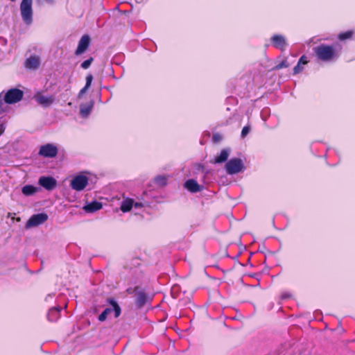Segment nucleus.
Returning <instances> with one entry per match:
<instances>
[{
	"instance_id": "obj_1",
	"label": "nucleus",
	"mask_w": 355,
	"mask_h": 355,
	"mask_svg": "<svg viewBox=\"0 0 355 355\" xmlns=\"http://www.w3.org/2000/svg\"><path fill=\"white\" fill-rule=\"evenodd\" d=\"M317 58L322 62H331L338 58V53L333 45L322 44L313 49Z\"/></svg>"
},
{
	"instance_id": "obj_2",
	"label": "nucleus",
	"mask_w": 355,
	"mask_h": 355,
	"mask_svg": "<svg viewBox=\"0 0 355 355\" xmlns=\"http://www.w3.org/2000/svg\"><path fill=\"white\" fill-rule=\"evenodd\" d=\"M32 4L33 0H22L20 4L21 18L26 24H31L33 21Z\"/></svg>"
},
{
	"instance_id": "obj_3",
	"label": "nucleus",
	"mask_w": 355,
	"mask_h": 355,
	"mask_svg": "<svg viewBox=\"0 0 355 355\" xmlns=\"http://www.w3.org/2000/svg\"><path fill=\"white\" fill-rule=\"evenodd\" d=\"M225 167L227 173L229 175L239 173L245 168L243 162L240 158H232L230 159L226 163Z\"/></svg>"
},
{
	"instance_id": "obj_4",
	"label": "nucleus",
	"mask_w": 355,
	"mask_h": 355,
	"mask_svg": "<svg viewBox=\"0 0 355 355\" xmlns=\"http://www.w3.org/2000/svg\"><path fill=\"white\" fill-rule=\"evenodd\" d=\"M24 96V92L17 88L9 89L4 96V101L7 104H14L20 101Z\"/></svg>"
},
{
	"instance_id": "obj_5",
	"label": "nucleus",
	"mask_w": 355,
	"mask_h": 355,
	"mask_svg": "<svg viewBox=\"0 0 355 355\" xmlns=\"http://www.w3.org/2000/svg\"><path fill=\"white\" fill-rule=\"evenodd\" d=\"M33 99L38 105L43 107H49L55 102V98L53 96H45L44 92L42 91H37L35 92L33 96Z\"/></svg>"
},
{
	"instance_id": "obj_6",
	"label": "nucleus",
	"mask_w": 355,
	"mask_h": 355,
	"mask_svg": "<svg viewBox=\"0 0 355 355\" xmlns=\"http://www.w3.org/2000/svg\"><path fill=\"white\" fill-rule=\"evenodd\" d=\"M88 184V178L83 175H76L70 181V187L76 191L83 190Z\"/></svg>"
},
{
	"instance_id": "obj_7",
	"label": "nucleus",
	"mask_w": 355,
	"mask_h": 355,
	"mask_svg": "<svg viewBox=\"0 0 355 355\" xmlns=\"http://www.w3.org/2000/svg\"><path fill=\"white\" fill-rule=\"evenodd\" d=\"M48 220V215L46 213H40L33 214L30 217L26 223V228L28 229L33 227H37L43 224Z\"/></svg>"
},
{
	"instance_id": "obj_8",
	"label": "nucleus",
	"mask_w": 355,
	"mask_h": 355,
	"mask_svg": "<svg viewBox=\"0 0 355 355\" xmlns=\"http://www.w3.org/2000/svg\"><path fill=\"white\" fill-rule=\"evenodd\" d=\"M58 154V148L52 144H46L41 146L39 155L44 157L53 158Z\"/></svg>"
},
{
	"instance_id": "obj_9",
	"label": "nucleus",
	"mask_w": 355,
	"mask_h": 355,
	"mask_svg": "<svg viewBox=\"0 0 355 355\" xmlns=\"http://www.w3.org/2000/svg\"><path fill=\"white\" fill-rule=\"evenodd\" d=\"M270 42L273 47L284 51L288 46L285 36L280 34H275L270 37Z\"/></svg>"
},
{
	"instance_id": "obj_10",
	"label": "nucleus",
	"mask_w": 355,
	"mask_h": 355,
	"mask_svg": "<svg viewBox=\"0 0 355 355\" xmlns=\"http://www.w3.org/2000/svg\"><path fill=\"white\" fill-rule=\"evenodd\" d=\"M39 184L48 191H51L57 186L56 180L50 176H42L39 179Z\"/></svg>"
},
{
	"instance_id": "obj_11",
	"label": "nucleus",
	"mask_w": 355,
	"mask_h": 355,
	"mask_svg": "<svg viewBox=\"0 0 355 355\" xmlns=\"http://www.w3.org/2000/svg\"><path fill=\"white\" fill-rule=\"evenodd\" d=\"M90 44V37L88 35H84L80 38L78 47L75 51L76 55H79L85 53L88 49Z\"/></svg>"
},
{
	"instance_id": "obj_12",
	"label": "nucleus",
	"mask_w": 355,
	"mask_h": 355,
	"mask_svg": "<svg viewBox=\"0 0 355 355\" xmlns=\"http://www.w3.org/2000/svg\"><path fill=\"white\" fill-rule=\"evenodd\" d=\"M184 187L191 193H197L202 189V187L194 179L187 180L184 184Z\"/></svg>"
},
{
	"instance_id": "obj_13",
	"label": "nucleus",
	"mask_w": 355,
	"mask_h": 355,
	"mask_svg": "<svg viewBox=\"0 0 355 355\" xmlns=\"http://www.w3.org/2000/svg\"><path fill=\"white\" fill-rule=\"evenodd\" d=\"M40 64V58L36 55H31L24 62V66L29 69H35Z\"/></svg>"
},
{
	"instance_id": "obj_14",
	"label": "nucleus",
	"mask_w": 355,
	"mask_h": 355,
	"mask_svg": "<svg viewBox=\"0 0 355 355\" xmlns=\"http://www.w3.org/2000/svg\"><path fill=\"white\" fill-rule=\"evenodd\" d=\"M102 207V203L95 200L85 205L83 207V209L87 213H94L100 210Z\"/></svg>"
},
{
	"instance_id": "obj_15",
	"label": "nucleus",
	"mask_w": 355,
	"mask_h": 355,
	"mask_svg": "<svg viewBox=\"0 0 355 355\" xmlns=\"http://www.w3.org/2000/svg\"><path fill=\"white\" fill-rule=\"evenodd\" d=\"M60 316V308L52 307L49 310L47 318L50 322H55Z\"/></svg>"
},
{
	"instance_id": "obj_16",
	"label": "nucleus",
	"mask_w": 355,
	"mask_h": 355,
	"mask_svg": "<svg viewBox=\"0 0 355 355\" xmlns=\"http://www.w3.org/2000/svg\"><path fill=\"white\" fill-rule=\"evenodd\" d=\"M147 301V295L146 293L139 290L136 293V304L139 307H142Z\"/></svg>"
},
{
	"instance_id": "obj_17",
	"label": "nucleus",
	"mask_w": 355,
	"mask_h": 355,
	"mask_svg": "<svg viewBox=\"0 0 355 355\" xmlns=\"http://www.w3.org/2000/svg\"><path fill=\"white\" fill-rule=\"evenodd\" d=\"M230 151L227 149H223L218 156H216L213 161L214 164H221L226 162L228 159Z\"/></svg>"
},
{
	"instance_id": "obj_18",
	"label": "nucleus",
	"mask_w": 355,
	"mask_h": 355,
	"mask_svg": "<svg viewBox=\"0 0 355 355\" xmlns=\"http://www.w3.org/2000/svg\"><path fill=\"white\" fill-rule=\"evenodd\" d=\"M93 106H94L93 101H90V103L89 104H82L80 107V114L84 117L87 116L90 114Z\"/></svg>"
},
{
	"instance_id": "obj_19",
	"label": "nucleus",
	"mask_w": 355,
	"mask_h": 355,
	"mask_svg": "<svg viewBox=\"0 0 355 355\" xmlns=\"http://www.w3.org/2000/svg\"><path fill=\"white\" fill-rule=\"evenodd\" d=\"M134 200L131 198L124 200L121 205L120 209L123 212L130 211L132 207Z\"/></svg>"
},
{
	"instance_id": "obj_20",
	"label": "nucleus",
	"mask_w": 355,
	"mask_h": 355,
	"mask_svg": "<svg viewBox=\"0 0 355 355\" xmlns=\"http://www.w3.org/2000/svg\"><path fill=\"white\" fill-rule=\"evenodd\" d=\"M37 187L31 184L26 185L21 189L22 193L27 196L33 195L37 191Z\"/></svg>"
},
{
	"instance_id": "obj_21",
	"label": "nucleus",
	"mask_w": 355,
	"mask_h": 355,
	"mask_svg": "<svg viewBox=\"0 0 355 355\" xmlns=\"http://www.w3.org/2000/svg\"><path fill=\"white\" fill-rule=\"evenodd\" d=\"M107 302L113 307L115 318H118L121 312V308L118 303L113 298L107 299Z\"/></svg>"
},
{
	"instance_id": "obj_22",
	"label": "nucleus",
	"mask_w": 355,
	"mask_h": 355,
	"mask_svg": "<svg viewBox=\"0 0 355 355\" xmlns=\"http://www.w3.org/2000/svg\"><path fill=\"white\" fill-rule=\"evenodd\" d=\"M354 31L352 30L340 33L338 35V39L340 41L351 39L353 37Z\"/></svg>"
},
{
	"instance_id": "obj_23",
	"label": "nucleus",
	"mask_w": 355,
	"mask_h": 355,
	"mask_svg": "<svg viewBox=\"0 0 355 355\" xmlns=\"http://www.w3.org/2000/svg\"><path fill=\"white\" fill-rule=\"evenodd\" d=\"M112 309L110 308L105 309L98 316V320L101 322L105 321L107 315L111 312Z\"/></svg>"
},
{
	"instance_id": "obj_24",
	"label": "nucleus",
	"mask_w": 355,
	"mask_h": 355,
	"mask_svg": "<svg viewBox=\"0 0 355 355\" xmlns=\"http://www.w3.org/2000/svg\"><path fill=\"white\" fill-rule=\"evenodd\" d=\"M290 66V64L286 60H282L281 62H279L278 64H277L275 67H274L273 69L275 70H279L283 68H287Z\"/></svg>"
},
{
	"instance_id": "obj_25",
	"label": "nucleus",
	"mask_w": 355,
	"mask_h": 355,
	"mask_svg": "<svg viewBox=\"0 0 355 355\" xmlns=\"http://www.w3.org/2000/svg\"><path fill=\"white\" fill-rule=\"evenodd\" d=\"M155 182L160 186H164L166 184V178L164 176H157L155 178Z\"/></svg>"
},
{
	"instance_id": "obj_26",
	"label": "nucleus",
	"mask_w": 355,
	"mask_h": 355,
	"mask_svg": "<svg viewBox=\"0 0 355 355\" xmlns=\"http://www.w3.org/2000/svg\"><path fill=\"white\" fill-rule=\"evenodd\" d=\"M304 65L299 62L297 65L293 68V74L296 75L301 73L304 70Z\"/></svg>"
},
{
	"instance_id": "obj_27",
	"label": "nucleus",
	"mask_w": 355,
	"mask_h": 355,
	"mask_svg": "<svg viewBox=\"0 0 355 355\" xmlns=\"http://www.w3.org/2000/svg\"><path fill=\"white\" fill-rule=\"evenodd\" d=\"M93 58L90 57L89 59L85 60L83 62H82L81 67L84 69H88L93 62Z\"/></svg>"
},
{
	"instance_id": "obj_28",
	"label": "nucleus",
	"mask_w": 355,
	"mask_h": 355,
	"mask_svg": "<svg viewBox=\"0 0 355 355\" xmlns=\"http://www.w3.org/2000/svg\"><path fill=\"white\" fill-rule=\"evenodd\" d=\"M250 130V127L249 125L244 126L241 130V137H243V138L245 137L248 135V134L249 133Z\"/></svg>"
},
{
	"instance_id": "obj_29",
	"label": "nucleus",
	"mask_w": 355,
	"mask_h": 355,
	"mask_svg": "<svg viewBox=\"0 0 355 355\" xmlns=\"http://www.w3.org/2000/svg\"><path fill=\"white\" fill-rule=\"evenodd\" d=\"M92 80H93V76L92 74H88L86 77V83L85 85L86 87V88L90 87V86L92 85Z\"/></svg>"
},
{
	"instance_id": "obj_30",
	"label": "nucleus",
	"mask_w": 355,
	"mask_h": 355,
	"mask_svg": "<svg viewBox=\"0 0 355 355\" xmlns=\"http://www.w3.org/2000/svg\"><path fill=\"white\" fill-rule=\"evenodd\" d=\"M298 62L302 64L303 65H305L309 63V60H308V58L306 55H303L300 57Z\"/></svg>"
},
{
	"instance_id": "obj_31",
	"label": "nucleus",
	"mask_w": 355,
	"mask_h": 355,
	"mask_svg": "<svg viewBox=\"0 0 355 355\" xmlns=\"http://www.w3.org/2000/svg\"><path fill=\"white\" fill-rule=\"evenodd\" d=\"M139 290V286H135L134 288H128L127 290H126V292L128 293V294H132L134 293H137L138 291Z\"/></svg>"
},
{
	"instance_id": "obj_32",
	"label": "nucleus",
	"mask_w": 355,
	"mask_h": 355,
	"mask_svg": "<svg viewBox=\"0 0 355 355\" xmlns=\"http://www.w3.org/2000/svg\"><path fill=\"white\" fill-rule=\"evenodd\" d=\"M88 89L89 88H86L85 86L83 88H82L78 93V98H80L87 92Z\"/></svg>"
},
{
	"instance_id": "obj_33",
	"label": "nucleus",
	"mask_w": 355,
	"mask_h": 355,
	"mask_svg": "<svg viewBox=\"0 0 355 355\" xmlns=\"http://www.w3.org/2000/svg\"><path fill=\"white\" fill-rule=\"evenodd\" d=\"M5 129L3 128V125L2 123H0V136L3 134Z\"/></svg>"
},
{
	"instance_id": "obj_34",
	"label": "nucleus",
	"mask_w": 355,
	"mask_h": 355,
	"mask_svg": "<svg viewBox=\"0 0 355 355\" xmlns=\"http://www.w3.org/2000/svg\"><path fill=\"white\" fill-rule=\"evenodd\" d=\"M214 141H218L220 139V136L218 135H214V137H213Z\"/></svg>"
},
{
	"instance_id": "obj_35",
	"label": "nucleus",
	"mask_w": 355,
	"mask_h": 355,
	"mask_svg": "<svg viewBox=\"0 0 355 355\" xmlns=\"http://www.w3.org/2000/svg\"><path fill=\"white\" fill-rule=\"evenodd\" d=\"M290 297V295H287V294H283L282 295V299H286V298H288Z\"/></svg>"
},
{
	"instance_id": "obj_36",
	"label": "nucleus",
	"mask_w": 355,
	"mask_h": 355,
	"mask_svg": "<svg viewBox=\"0 0 355 355\" xmlns=\"http://www.w3.org/2000/svg\"><path fill=\"white\" fill-rule=\"evenodd\" d=\"M47 3L53 4L54 3V0H45Z\"/></svg>"
},
{
	"instance_id": "obj_37",
	"label": "nucleus",
	"mask_w": 355,
	"mask_h": 355,
	"mask_svg": "<svg viewBox=\"0 0 355 355\" xmlns=\"http://www.w3.org/2000/svg\"><path fill=\"white\" fill-rule=\"evenodd\" d=\"M178 287V286H174L173 287V291H174V290H175V288H177Z\"/></svg>"
},
{
	"instance_id": "obj_38",
	"label": "nucleus",
	"mask_w": 355,
	"mask_h": 355,
	"mask_svg": "<svg viewBox=\"0 0 355 355\" xmlns=\"http://www.w3.org/2000/svg\"><path fill=\"white\" fill-rule=\"evenodd\" d=\"M139 206H140V205H139V204H138V203H135V207H139Z\"/></svg>"
},
{
	"instance_id": "obj_39",
	"label": "nucleus",
	"mask_w": 355,
	"mask_h": 355,
	"mask_svg": "<svg viewBox=\"0 0 355 355\" xmlns=\"http://www.w3.org/2000/svg\"><path fill=\"white\" fill-rule=\"evenodd\" d=\"M68 105H69V106H70V105H71V102H69V103H68Z\"/></svg>"
}]
</instances>
